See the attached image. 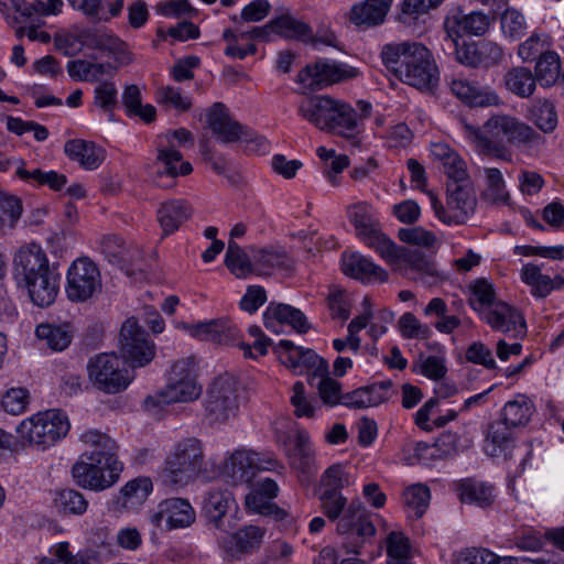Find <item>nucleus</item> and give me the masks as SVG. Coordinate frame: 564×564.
Returning a JSON list of instances; mask_svg holds the SVG:
<instances>
[{
    "instance_id": "1",
    "label": "nucleus",
    "mask_w": 564,
    "mask_h": 564,
    "mask_svg": "<svg viewBox=\"0 0 564 564\" xmlns=\"http://www.w3.org/2000/svg\"><path fill=\"white\" fill-rule=\"evenodd\" d=\"M464 137L482 154L508 161L511 153L509 147L527 151H538L545 138L532 126L511 115L491 116L482 127L473 126L465 118L458 119Z\"/></svg>"
},
{
    "instance_id": "2",
    "label": "nucleus",
    "mask_w": 564,
    "mask_h": 564,
    "mask_svg": "<svg viewBox=\"0 0 564 564\" xmlns=\"http://www.w3.org/2000/svg\"><path fill=\"white\" fill-rule=\"evenodd\" d=\"M79 440L87 449L72 467L75 482L97 492L112 487L123 469L116 441L98 430L84 432Z\"/></svg>"
},
{
    "instance_id": "3",
    "label": "nucleus",
    "mask_w": 564,
    "mask_h": 564,
    "mask_svg": "<svg viewBox=\"0 0 564 564\" xmlns=\"http://www.w3.org/2000/svg\"><path fill=\"white\" fill-rule=\"evenodd\" d=\"M380 55L386 68L402 83L420 90H430L437 84V66L431 51L422 43H388Z\"/></svg>"
},
{
    "instance_id": "4",
    "label": "nucleus",
    "mask_w": 564,
    "mask_h": 564,
    "mask_svg": "<svg viewBox=\"0 0 564 564\" xmlns=\"http://www.w3.org/2000/svg\"><path fill=\"white\" fill-rule=\"evenodd\" d=\"M13 275L18 286L24 288L31 301L39 307L54 303L59 290V274L50 267L41 246H22L13 258Z\"/></svg>"
},
{
    "instance_id": "5",
    "label": "nucleus",
    "mask_w": 564,
    "mask_h": 564,
    "mask_svg": "<svg viewBox=\"0 0 564 564\" xmlns=\"http://www.w3.org/2000/svg\"><path fill=\"white\" fill-rule=\"evenodd\" d=\"M299 115L323 131L354 138L358 132L356 110L348 104L329 96L303 98L297 107Z\"/></svg>"
},
{
    "instance_id": "6",
    "label": "nucleus",
    "mask_w": 564,
    "mask_h": 564,
    "mask_svg": "<svg viewBox=\"0 0 564 564\" xmlns=\"http://www.w3.org/2000/svg\"><path fill=\"white\" fill-rule=\"evenodd\" d=\"M70 429L67 414L58 409L37 412L17 426L19 437L40 449H47L63 440Z\"/></svg>"
},
{
    "instance_id": "7",
    "label": "nucleus",
    "mask_w": 564,
    "mask_h": 564,
    "mask_svg": "<svg viewBox=\"0 0 564 564\" xmlns=\"http://www.w3.org/2000/svg\"><path fill=\"white\" fill-rule=\"evenodd\" d=\"M202 393V387L197 383L195 375V361L193 357L176 360L166 375V384L154 397H148L147 406H161L177 402H192Z\"/></svg>"
},
{
    "instance_id": "8",
    "label": "nucleus",
    "mask_w": 564,
    "mask_h": 564,
    "mask_svg": "<svg viewBox=\"0 0 564 564\" xmlns=\"http://www.w3.org/2000/svg\"><path fill=\"white\" fill-rule=\"evenodd\" d=\"M431 207L440 221L447 226H460L475 214L477 198L469 181L447 182L446 206L433 194L430 195Z\"/></svg>"
},
{
    "instance_id": "9",
    "label": "nucleus",
    "mask_w": 564,
    "mask_h": 564,
    "mask_svg": "<svg viewBox=\"0 0 564 564\" xmlns=\"http://www.w3.org/2000/svg\"><path fill=\"white\" fill-rule=\"evenodd\" d=\"M203 443L196 437L178 441L165 459L164 476L176 486L187 485L204 468Z\"/></svg>"
},
{
    "instance_id": "10",
    "label": "nucleus",
    "mask_w": 564,
    "mask_h": 564,
    "mask_svg": "<svg viewBox=\"0 0 564 564\" xmlns=\"http://www.w3.org/2000/svg\"><path fill=\"white\" fill-rule=\"evenodd\" d=\"M88 378L96 389L109 394L126 390L133 380L126 361L116 354L102 352L87 364Z\"/></svg>"
},
{
    "instance_id": "11",
    "label": "nucleus",
    "mask_w": 564,
    "mask_h": 564,
    "mask_svg": "<svg viewBox=\"0 0 564 564\" xmlns=\"http://www.w3.org/2000/svg\"><path fill=\"white\" fill-rule=\"evenodd\" d=\"M120 351L126 362L132 368L149 365L156 354L155 344L147 332L138 325L134 317L128 318L120 329Z\"/></svg>"
},
{
    "instance_id": "12",
    "label": "nucleus",
    "mask_w": 564,
    "mask_h": 564,
    "mask_svg": "<svg viewBox=\"0 0 564 564\" xmlns=\"http://www.w3.org/2000/svg\"><path fill=\"white\" fill-rule=\"evenodd\" d=\"M278 462L271 455H261L253 451L237 449L224 462L223 475L232 484H248L256 471L272 470Z\"/></svg>"
},
{
    "instance_id": "13",
    "label": "nucleus",
    "mask_w": 564,
    "mask_h": 564,
    "mask_svg": "<svg viewBox=\"0 0 564 564\" xmlns=\"http://www.w3.org/2000/svg\"><path fill=\"white\" fill-rule=\"evenodd\" d=\"M65 292L72 302L83 303L101 289L97 265L88 258L76 259L67 271Z\"/></svg>"
},
{
    "instance_id": "14",
    "label": "nucleus",
    "mask_w": 564,
    "mask_h": 564,
    "mask_svg": "<svg viewBox=\"0 0 564 564\" xmlns=\"http://www.w3.org/2000/svg\"><path fill=\"white\" fill-rule=\"evenodd\" d=\"M237 411L236 381L229 375L219 376L207 391V416L213 423H226L236 416Z\"/></svg>"
},
{
    "instance_id": "15",
    "label": "nucleus",
    "mask_w": 564,
    "mask_h": 564,
    "mask_svg": "<svg viewBox=\"0 0 564 564\" xmlns=\"http://www.w3.org/2000/svg\"><path fill=\"white\" fill-rule=\"evenodd\" d=\"M357 76V70L345 63L321 59L306 65L297 75V82L307 89H321L343 79Z\"/></svg>"
},
{
    "instance_id": "16",
    "label": "nucleus",
    "mask_w": 564,
    "mask_h": 564,
    "mask_svg": "<svg viewBox=\"0 0 564 564\" xmlns=\"http://www.w3.org/2000/svg\"><path fill=\"white\" fill-rule=\"evenodd\" d=\"M480 318L486 322L492 330L500 332L511 339H522L528 332L523 314L517 307L502 301H498L484 311L482 317Z\"/></svg>"
},
{
    "instance_id": "17",
    "label": "nucleus",
    "mask_w": 564,
    "mask_h": 564,
    "mask_svg": "<svg viewBox=\"0 0 564 564\" xmlns=\"http://www.w3.org/2000/svg\"><path fill=\"white\" fill-rule=\"evenodd\" d=\"M196 513L188 500L183 498H169L158 505L151 516V522L161 531H172L191 527Z\"/></svg>"
},
{
    "instance_id": "18",
    "label": "nucleus",
    "mask_w": 564,
    "mask_h": 564,
    "mask_svg": "<svg viewBox=\"0 0 564 564\" xmlns=\"http://www.w3.org/2000/svg\"><path fill=\"white\" fill-rule=\"evenodd\" d=\"M279 346L284 349L282 362L295 373L313 370L315 376H324L328 372V362L313 349L295 346L288 339L280 340Z\"/></svg>"
},
{
    "instance_id": "19",
    "label": "nucleus",
    "mask_w": 564,
    "mask_h": 564,
    "mask_svg": "<svg viewBox=\"0 0 564 564\" xmlns=\"http://www.w3.org/2000/svg\"><path fill=\"white\" fill-rule=\"evenodd\" d=\"M263 324L272 333L280 334L284 325H290L300 334H305L310 329V324L305 315L289 304L270 303L263 312Z\"/></svg>"
},
{
    "instance_id": "20",
    "label": "nucleus",
    "mask_w": 564,
    "mask_h": 564,
    "mask_svg": "<svg viewBox=\"0 0 564 564\" xmlns=\"http://www.w3.org/2000/svg\"><path fill=\"white\" fill-rule=\"evenodd\" d=\"M449 88L460 101L470 107H491L503 104L500 96L490 87L480 86L476 82L453 78Z\"/></svg>"
},
{
    "instance_id": "21",
    "label": "nucleus",
    "mask_w": 564,
    "mask_h": 564,
    "mask_svg": "<svg viewBox=\"0 0 564 564\" xmlns=\"http://www.w3.org/2000/svg\"><path fill=\"white\" fill-rule=\"evenodd\" d=\"M235 505V499L227 490H212L204 501V513L210 529L228 533L232 528L227 512Z\"/></svg>"
},
{
    "instance_id": "22",
    "label": "nucleus",
    "mask_w": 564,
    "mask_h": 564,
    "mask_svg": "<svg viewBox=\"0 0 564 564\" xmlns=\"http://www.w3.org/2000/svg\"><path fill=\"white\" fill-rule=\"evenodd\" d=\"M336 522V530L339 534L357 535L362 541L373 536L376 533V528L367 518L362 503L357 500H352L347 505Z\"/></svg>"
},
{
    "instance_id": "23",
    "label": "nucleus",
    "mask_w": 564,
    "mask_h": 564,
    "mask_svg": "<svg viewBox=\"0 0 564 564\" xmlns=\"http://www.w3.org/2000/svg\"><path fill=\"white\" fill-rule=\"evenodd\" d=\"M180 326L195 338L226 345L232 343L239 334L238 328L227 318L210 319L192 325L182 323Z\"/></svg>"
},
{
    "instance_id": "24",
    "label": "nucleus",
    "mask_w": 564,
    "mask_h": 564,
    "mask_svg": "<svg viewBox=\"0 0 564 564\" xmlns=\"http://www.w3.org/2000/svg\"><path fill=\"white\" fill-rule=\"evenodd\" d=\"M394 268L402 271L410 279L423 284H432L436 281L435 265L422 251L416 249L403 247L400 254V264H395Z\"/></svg>"
},
{
    "instance_id": "25",
    "label": "nucleus",
    "mask_w": 564,
    "mask_h": 564,
    "mask_svg": "<svg viewBox=\"0 0 564 564\" xmlns=\"http://www.w3.org/2000/svg\"><path fill=\"white\" fill-rule=\"evenodd\" d=\"M290 467L308 479L316 473L315 451L305 430H297L292 448L288 452Z\"/></svg>"
},
{
    "instance_id": "26",
    "label": "nucleus",
    "mask_w": 564,
    "mask_h": 564,
    "mask_svg": "<svg viewBox=\"0 0 564 564\" xmlns=\"http://www.w3.org/2000/svg\"><path fill=\"white\" fill-rule=\"evenodd\" d=\"M520 279L530 288V293L535 299H545L553 291H560L564 288V276L556 274L551 278L542 272V267L533 262L523 264Z\"/></svg>"
},
{
    "instance_id": "27",
    "label": "nucleus",
    "mask_w": 564,
    "mask_h": 564,
    "mask_svg": "<svg viewBox=\"0 0 564 564\" xmlns=\"http://www.w3.org/2000/svg\"><path fill=\"white\" fill-rule=\"evenodd\" d=\"M225 534V536H218V540L231 555L251 554L262 544L265 529L250 524L230 535Z\"/></svg>"
},
{
    "instance_id": "28",
    "label": "nucleus",
    "mask_w": 564,
    "mask_h": 564,
    "mask_svg": "<svg viewBox=\"0 0 564 564\" xmlns=\"http://www.w3.org/2000/svg\"><path fill=\"white\" fill-rule=\"evenodd\" d=\"M343 271L346 275L366 283L386 282L388 273L370 258L358 252L345 253L341 260Z\"/></svg>"
},
{
    "instance_id": "29",
    "label": "nucleus",
    "mask_w": 564,
    "mask_h": 564,
    "mask_svg": "<svg viewBox=\"0 0 564 564\" xmlns=\"http://www.w3.org/2000/svg\"><path fill=\"white\" fill-rule=\"evenodd\" d=\"M207 123L210 130L221 142H235L242 135L243 126L234 121L226 106L216 102L207 113Z\"/></svg>"
},
{
    "instance_id": "30",
    "label": "nucleus",
    "mask_w": 564,
    "mask_h": 564,
    "mask_svg": "<svg viewBox=\"0 0 564 564\" xmlns=\"http://www.w3.org/2000/svg\"><path fill=\"white\" fill-rule=\"evenodd\" d=\"M514 449L521 448L516 446L510 427L501 422L490 424L484 444L485 453L491 457L502 456L505 459H511Z\"/></svg>"
},
{
    "instance_id": "31",
    "label": "nucleus",
    "mask_w": 564,
    "mask_h": 564,
    "mask_svg": "<svg viewBox=\"0 0 564 564\" xmlns=\"http://www.w3.org/2000/svg\"><path fill=\"white\" fill-rule=\"evenodd\" d=\"M253 264L259 274H270L291 270L293 260L283 247L268 246L253 250Z\"/></svg>"
},
{
    "instance_id": "32",
    "label": "nucleus",
    "mask_w": 564,
    "mask_h": 564,
    "mask_svg": "<svg viewBox=\"0 0 564 564\" xmlns=\"http://www.w3.org/2000/svg\"><path fill=\"white\" fill-rule=\"evenodd\" d=\"M455 491L463 503L486 508L495 500V488L475 478L460 479L455 484Z\"/></svg>"
},
{
    "instance_id": "33",
    "label": "nucleus",
    "mask_w": 564,
    "mask_h": 564,
    "mask_svg": "<svg viewBox=\"0 0 564 564\" xmlns=\"http://www.w3.org/2000/svg\"><path fill=\"white\" fill-rule=\"evenodd\" d=\"M392 0H365L352 6L350 22L357 26H376L381 24L390 10Z\"/></svg>"
},
{
    "instance_id": "34",
    "label": "nucleus",
    "mask_w": 564,
    "mask_h": 564,
    "mask_svg": "<svg viewBox=\"0 0 564 564\" xmlns=\"http://www.w3.org/2000/svg\"><path fill=\"white\" fill-rule=\"evenodd\" d=\"M64 151L70 160L78 162L86 170L97 169L105 160L101 148L80 139L68 140Z\"/></svg>"
},
{
    "instance_id": "35",
    "label": "nucleus",
    "mask_w": 564,
    "mask_h": 564,
    "mask_svg": "<svg viewBox=\"0 0 564 564\" xmlns=\"http://www.w3.org/2000/svg\"><path fill=\"white\" fill-rule=\"evenodd\" d=\"M191 214L189 205L183 199H171L162 203L158 209V220L164 235L176 231L191 217Z\"/></svg>"
},
{
    "instance_id": "36",
    "label": "nucleus",
    "mask_w": 564,
    "mask_h": 564,
    "mask_svg": "<svg viewBox=\"0 0 564 564\" xmlns=\"http://www.w3.org/2000/svg\"><path fill=\"white\" fill-rule=\"evenodd\" d=\"M271 36L279 35L284 39L307 42L312 40V29L305 22L291 14H281L268 22Z\"/></svg>"
},
{
    "instance_id": "37",
    "label": "nucleus",
    "mask_w": 564,
    "mask_h": 564,
    "mask_svg": "<svg viewBox=\"0 0 564 564\" xmlns=\"http://www.w3.org/2000/svg\"><path fill=\"white\" fill-rule=\"evenodd\" d=\"M536 83L532 70L524 66L512 67L503 76L506 89L519 98L531 97L535 91Z\"/></svg>"
},
{
    "instance_id": "38",
    "label": "nucleus",
    "mask_w": 564,
    "mask_h": 564,
    "mask_svg": "<svg viewBox=\"0 0 564 564\" xmlns=\"http://www.w3.org/2000/svg\"><path fill=\"white\" fill-rule=\"evenodd\" d=\"M533 412V402L527 395L518 394L505 404L501 423L509 427L524 426L530 421Z\"/></svg>"
},
{
    "instance_id": "39",
    "label": "nucleus",
    "mask_w": 564,
    "mask_h": 564,
    "mask_svg": "<svg viewBox=\"0 0 564 564\" xmlns=\"http://www.w3.org/2000/svg\"><path fill=\"white\" fill-rule=\"evenodd\" d=\"M348 218L354 225L357 235L365 241L375 235L380 225L375 218L371 207L366 203H358L349 207Z\"/></svg>"
},
{
    "instance_id": "40",
    "label": "nucleus",
    "mask_w": 564,
    "mask_h": 564,
    "mask_svg": "<svg viewBox=\"0 0 564 564\" xmlns=\"http://www.w3.org/2000/svg\"><path fill=\"white\" fill-rule=\"evenodd\" d=\"M486 187L482 197L492 205H510V194L506 188V182L500 170L486 167L484 170Z\"/></svg>"
},
{
    "instance_id": "41",
    "label": "nucleus",
    "mask_w": 564,
    "mask_h": 564,
    "mask_svg": "<svg viewBox=\"0 0 564 564\" xmlns=\"http://www.w3.org/2000/svg\"><path fill=\"white\" fill-rule=\"evenodd\" d=\"M97 51L106 53L118 66H127L134 62V54L128 43L108 28Z\"/></svg>"
},
{
    "instance_id": "42",
    "label": "nucleus",
    "mask_w": 564,
    "mask_h": 564,
    "mask_svg": "<svg viewBox=\"0 0 564 564\" xmlns=\"http://www.w3.org/2000/svg\"><path fill=\"white\" fill-rule=\"evenodd\" d=\"M17 176L33 186H47L52 191H61L67 184V177L56 171L26 170L21 164L17 169Z\"/></svg>"
},
{
    "instance_id": "43",
    "label": "nucleus",
    "mask_w": 564,
    "mask_h": 564,
    "mask_svg": "<svg viewBox=\"0 0 564 564\" xmlns=\"http://www.w3.org/2000/svg\"><path fill=\"white\" fill-rule=\"evenodd\" d=\"M109 63H95L86 59H73L66 65L67 73L73 80L96 83L110 68Z\"/></svg>"
},
{
    "instance_id": "44",
    "label": "nucleus",
    "mask_w": 564,
    "mask_h": 564,
    "mask_svg": "<svg viewBox=\"0 0 564 564\" xmlns=\"http://www.w3.org/2000/svg\"><path fill=\"white\" fill-rule=\"evenodd\" d=\"M403 500L408 516L413 519H420L426 512L430 505V488L423 484L409 486L403 492Z\"/></svg>"
},
{
    "instance_id": "45",
    "label": "nucleus",
    "mask_w": 564,
    "mask_h": 564,
    "mask_svg": "<svg viewBox=\"0 0 564 564\" xmlns=\"http://www.w3.org/2000/svg\"><path fill=\"white\" fill-rule=\"evenodd\" d=\"M531 121L544 133L553 132L557 127V113L551 100L536 99L529 109Z\"/></svg>"
},
{
    "instance_id": "46",
    "label": "nucleus",
    "mask_w": 564,
    "mask_h": 564,
    "mask_svg": "<svg viewBox=\"0 0 564 564\" xmlns=\"http://www.w3.org/2000/svg\"><path fill=\"white\" fill-rule=\"evenodd\" d=\"M560 69L561 59L558 54L554 51H550L538 58L533 74L542 87H551L556 83L560 76Z\"/></svg>"
},
{
    "instance_id": "47",
    "label": "nucleus",
    "mask_w": 564,
    "mask_h": 564,
    "mask_svg": "<svg viewBox=\"0 0 564 564\" xmlns=\"http://www.w3.org/2000/svg\"><path fill=\"white\" fill-rule=\"evenodd\" d=\"M387 564H412L410 540L404 533L392 531L387 535Z\"/></svg>"
},
{
    "instance_id": "48",
    "label": "nucleus",
    "mask_w": 564,
    "mask_h": 564,
    "mask_svg": "<svg viewBox=\"0 0 564 564\" xmlns=\"http://www.w3.org/2000/svg\"><path fill=\"white\" fill-rule=\"evenodd\" d=\"M57 511L63 516H83L88 509L84 495L75 489H63L54 499Z\"/></svg>"
},
{
    "instance_id": "49",
    "label": "nucleus",
    "mask_w": 564,
    "mask_h": 564,
    "mask_svg": "<svg viewBox=\"0 0 564 564\" xmlns=\"http://www.w3.org/2000/svg\"><path fill=\"white\" fill-rule=\"evenodd\" d=\"M552 39L547 33L533 32L523 43L518 47V56L523 62L538 61L543 54L552 51Z\"/></svg>"
},
{
    "instance_id": "50",
    "label": "nucleus",
    "mask_w": 564,
    "mask_h": 564,
    "mask_svg": "<svg viewBox=\"0 0 564 564\" xmlns=\"http://www.w3.org/2000/svg\"><path fill=\"white\" fill-rule=\"evenodd\" d=\"M225 263L238 278H245L254 270L253 253L250 259L241 247L232 240L228 241Z\"/></svg>"
},
{
    "instance_id": "51",
    "label": "nucleus",
    "mask_w": 564,
    "mask_h": 564,
    "mask_svg": "<svg viewBox=\"0 0 564 564\" xmlns=\"http://www.w3.org/2000/svg\"><path fill=\"white\" fill-rule=\"evenodd\" d=\"M365 242L390 265L395 267V264H400V254L403 247L397 246L381 229L370 236Z\"/></svg>"
},
{
    "instance_id": "52",
    "label": "nucleus",
    "mask_w": 564,
    "mask_h": 564,
    "mask_svg": "<svg viewBox=\"0 0 564 564\" xmlns=\"http://www.w3.org/2000/svg\"><path fill=\"white\" fill-rule=\"evenodd\" d=\"M414 371L434 381L443 379L447 373L445 354L429 356L421 354L415 362Z\"/></svg>"
},
{
    "instance_id": "53",
    "label": "nucleus",
    "mask_w": 564,
    "mask_h": 564,
    "mask_svg": "<svg viewBox=\"0 0 564 564\" xmlns=\"http://www.w3.org/2000/svg\"><path fill=\"white\" fill-rule=\"evenodd\" d=\"M35 335L55 351L66 349L72 341V336L67 330L51 324L39 325L35 329Z\"/></svg>"
},
{
    "instance_id": "54",
    "label": "nucleus",
    "mask_w": 564,
    "mask_h": 564,
    "mask_svg": "<svg viewBox=\"0 0 564 564\" xmlns=\"http://www.w3.org/2000/svg\"><path fill=\"white\" fill-rule=\"evenodd\" d=\"M502 34L510 41H517L525 34L527 21L524 15L514 8L506 9L500 17Z\"/></svg>"
},
{
    "instance_id": "55",
    "label": "nucleus",
    "mask_w": 564,
    "mask_h": 564,
    "mask_svg": "<svg viewBox=\"0 0 564 564\" xmlns=\"http://www.w3.org/2000/svg\"><path fill=\"white\" fill-rule=\"evenodd\" d=\"M495 290L492 284L486 280H477L471 286V297L469 304L471 308L482 317L484 311L496 304Z\"/></svg>"
},
{
    "instance_id": "56",
    "label": "nucleus",
    "mask_w": 564,
    "mask_h": 564,
    "mask_svg": "<svg viewBox=\"0 0 564 564\" xmlns=\"http://www.w3.org/2000/svg\"><path fill=\"white\" fill-rule=\"evenodd\" d=\"M327 304L333 318L347 321L350 316L351 302L348 293L339 285H332L327 294Z\"/></svg>"
},
{
    "instance_id": "57",
    "label": "nucleus",
    "mask_w": 564,
    "mask_h": 564,
    "mask_svg": "<svg viewBox=\"0 0 564 564\" xmlns=\"http://www.w3.org/2000/svg\"><path fill=\"white\" fill-rule=\"evenodd\" d=\"M22 215L21 200L14 196H0V232L12 229Z\"/></svg>"
},
{
    "instance_id": "58",
    "label": "nucleus",
    "mask_w": 564,
    "mask_h": 564,
    "mask_svg": "<svg viewBox=\"0 0 564 564\" xmlns=\"http://www.w3.org/2000/svg\"><path fill=\"white\" fill-rule=\"evenodd\" d=\"M30 403V392L23 387L8 389L1 398L2 409L12 415H19L26 411Z\"/></svg>"
},
{
    "instance_id": "59",
    "label": "nucleus",
    "mask_w": 564,
    "mask_h": 564,
    "mask_svg": "<svg viewBox=\"0 0 564 564\" xmlns=\"http://www.w3.org/2000/svg\"><path fill=\"white\" fill-rule=\"evenodd\" d=\"M158 160L164 164L165 173L172 177L188 175L193 171L189 162H181L182 154L173 148L160 149Z\"/></svg>"
},
{
    "instance_id": "60",
    "label": "nucleus",
    "mask_w": 564,
    "mask_h": 564,
    "mask_svg": "<svg viewBox=\"0 0 564 564\" xmlns=\"http://www.w3.org/2000/svg\"><path fill=\"white\" fill-rule=\"evenodd\" d=\"M321 510L332 522H335L348 505V500L341 491H321Z\"/></svg>"
},
{
    "instance_id": "61",
    "label": "nucleus",
    "mask_w": 564,
    "mask_h": 564,
    "mask_svg": "<svg viewBox=\"0 0 564 564\" xmlns=\"http://www.w3.org/2000/svg\"><path fill=\"white\" fill-rule=\"evenodd\" d=\"M153 486L149 478H135L128 481L121 489L123 505H134L143 502L152 492Z\"/></svg>"
},
{
    "instance_id": "62",
    "label": "nucleus",
    "mask_w": 564,
    "mask_h": 564,
    "mask_svg": "<svg viewBox=\"0 0 564 564\" xmlns=\"http://www.w3.org/2000/svg\"><path fill=\"white\" fill-rule=\"evenodd\" d=\"M443 50L456 47L457 43L465 40V22L460 12L447 15L444 20Z\"/></svg>"
},
{
    "instance_id": "63",
    "label": "nucleus",
    "mask_w": 564,
    "mask_h": 564,
    "mask_svg": "<svg viewBox=\"0 0 564 564\" xmlns=\"http://www.w3.org/2000/svg\"><path fill=\"white\" fill-rule=\"evenodd\" d=\"M399 330L404 338L427 339L432 329L427 324L421 323L412 313H404L399 319Z\"/></svg>"
},
{
    "instance_id": "64",
    "label": "nucleus",
    "mask_w": 564,
    "mask_h": 564,
    "mask_svg": "<svg viewBox=\"0 0 564 564\" xmlns=\"http://www.w3.org/2000/svg\"><path fill=\"white\" fill-rule=\"evenodd\" d=\"M349 485V475L341 464L329 466L321 477L322 491H341Z\"/></svg>"
}]
</instances>
